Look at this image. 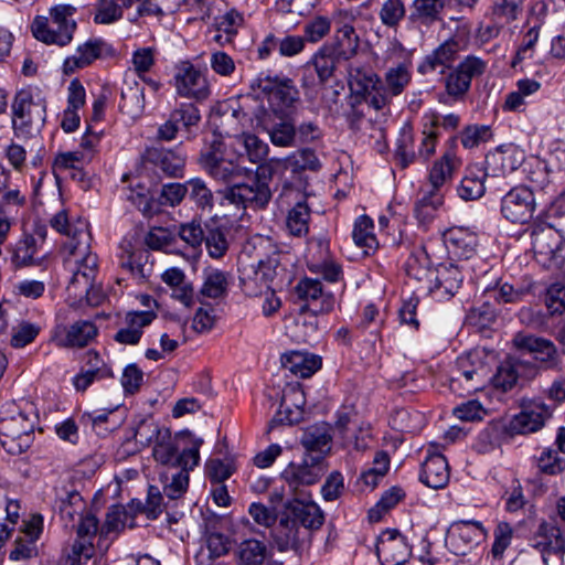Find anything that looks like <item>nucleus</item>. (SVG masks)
Here are the masks:
<instances>
[{
	"instance_id": "nucleus-1",
	"label": "nucleus",
	"mask_w": 565,
	"mask_h": 565,
	"mask_svg": "<svg viewBox=\"0 0 565 565\" xmlns=\"http://www.w3.org/2000/svg\"><path fill=\"white\" fill-rule=\"evenodd\" d=\"M253 248L254 256L244 252L238 257V273L244 294L257 297L271 289L285 268L281 266V253L269 238L259 237Z\"/></svg>"
},
{
	"instance_id": "nucleus-2",
	"label": "nucleus",
	"mask_w": 565,
	"mask_h": 565,
	"mask_svg": "<svg viewBox=\"0 0 565 565\" xmlns=\"http://www.w3.org/2000/svg\"><path fill=\"white\" fill-rule=\"evenodd\" d=\"M90 233L84 224L75 230V238L63 243L62 255L65 268L72 274L67 290L75 297H85L92 306L99 305V299L90 298L93 282L98 273V258L90 252Z\"/></svg>"
},
{
	"instance_id": "nucleus-3",
	"label": "nucleus",
	"mask_w": 565,
	"mask_h": 565,
	"mask_svg": "<svg viewBox=\"0 0 565 565\" xmlns=\"http://www.w3.org/2000/svg\"><path fill=\"white\" fill-rule=\"evenodd\" d=\"M248 102L256 103L252 96H245L239 108L231 107V113L224 111V121L255 120L256 126L262 127L269 135L274 146L290 148L296 145V127L294 124L280 119L279 122H271L269 110L265 104L257 106L248 105Z\"/></svg>"
},
{
	"instance_id": "nucleus-4",
	"label": "nucleus",
	"mask_w": 565,
	"mask_h": 565,
	"mask_svg": "<svg viewBox=\"0 0 565 565\" xmlns=\"http://www.w3.org/2000/svg\"><path fill=\"white\" fill-rule=\"evenodd\" d=\"M203 440L190 433H180L172 437L170 429L162 431L152 445L154 460L164 466L194 469L200 461V447Z\"/></svg>"
},
{
	"instance_id": "nucleus-5",
	"label": "nucleus",
	"mask_w": 565,
	"mask_h": 565,
	"mask_svg": "<svg viewBox=\"0 0 565 565\" xmlns=\"http://www.w3.org/2000/svg\"><path fill=\"white\" fill-rule=\"evenodd\" d=\"M33 425L13 403L0 411V446L12 456L26 451L32 441Z\"/></svg>"
},
{
	"instance_id": "nucleus-6",
	"label": "nucleus",
	"mask_w": 565,
	"mask_h": 565,
	"mask_svg": "<svg viewBox=\"0 0 565 565\" xmlns=\"http://www.w3.org/2000/svg\"><path fill=\"white\" fill-rule=\"evenodd\" d=\"M76 8L70 4H60L50 10L51 19L36 18L32 24L34 38L46 44L67 45L76 30L73 15Z\"/></svg>"
},
{
	"instance_id": "nucleus-7",
	"label": "nucleus",
	"mask_w": 565,
	"mask_h": 565,
	"mask_svg": "<svg viewBox=\"0 0 565 565\" xmlns=\"http://www.w3.org/2000/svg\"><path fill=\"white\" fill-rule=\"evenodd\" d=\"M328 466L322 456L306 455L301 462H290L281 471L280 478L291 497L308 498V489L316 484L327 472Z\"/></svg>"
},
{
	"instance_id": "nucleus-8",
	"label": "nucleus",
	"mask_w": 565,
	"mask_h": 565,
	"mask_svg": "<svg viewBox=\"0 0 565 565\" xmlns=\"http://www.w3.org/2000/svg\"><path fill=\"white\" fill-rule=\"evenodd\" d=\"M256 99V103L248 102V105L257 106L267 100L265 107L269 110L270 116L275 115L279 119L288 117L296 104L299 102V92L289 82H273L264 79L259 83V92L254 90L248 94Z\"/></svg>"
},
{
	"instance_id": "nucleus-9",
	"label": "nucleus",
	"mask_w": 565,
	"mask_h": 565,
	"mask_svg": "<svg viewBox=\"0 0 565 565\" xmlns=\"http://www.w3.org/2000/svg\"><path fill=\"white\" fill-rule=\"evenodd\" d=\"M530 236L537 263L547 268L565 267V239L557 230L547 224H535Z\"/></svg>"
},
{
	"instance_id": "nucleus-10",
	"label": "nucleus",
	"mask_w": 565,
	"mask_h": 565,
	"mask_svg": "<svg viewBox=\"0 0 565 565\" xmlns=\"http://www.w3.org/2000/svg\"><path fill=\"white\" fill-rule=\"evenodd\" d=\"M512 344L518 351L533 358L534 361L530 362L539 366V374L541 370L562 371L561 352L552 340L530 332L519 331L513 335Z\"/></svg>"
},
{
	"instance_id": "nucleus-11",
	"label": "nucleus",
	"mask_w": 565,
	"mask_h": 565,
	"mask_svg": "<svg viewBox=\"0 0 565 565\" xmlns=\"http://www.w3.org/2000/svg\"><path fill=\"white\" fill-rule=\"evenodd\" d=\"M13 128L21 135L40 131L46 117V104L42 98L34 100L30 90H20L12 104Z\"/></svg>"
},
{
	"instance_id": "nucleus-12",
	"label": "nucleus",
	"mask_w": 565,
	"mask_h": 565,
	"mask_svg": "<svg viewBox=\"0 0 565 565\" xmlns=\"http://www.w3.org/2000/svg\"><path fill=\"white\" fill-rule=\"evenodd\" d=\"M521 411L514 415L509 428L514 434H532L541 430L553 417L555 406L546 404L541 398H523Z\"/></svg>"
},
{
	"instance_id": "nucleus-13",
	"label": "nucleus",
	"mask_w": 565,
	"mask_h": 565,
	"mask_svg": "<svg viewBox=\"0 0 565 565\" xmlns=\"http://www.w3.org/2000/svg\"><path fill=\"white\" fill-rule=\"evenodd\" d=\"M487 537L481 522L460 520L454 522L446 537V544L456 555H467L477 548Z\"/></svg>"
},
{
	"instance_id": "nucleus-14",
	"label": "nucleus",
	"mask_w": 565,
	"mask_h": 565,
	"mask_svg": "<svg viewBox=\"0 0 565 565\" xmlns=\"http://www.w3.org/2000/svg\"><path fill=\"white\" fill-rule=\"evenodd\" d=\"M225 199L236 207L263 209L271 199V191L266 180L257 174L246 183L227 189Z\"/></svg>"
},
{
	"instance_id": "nucleus-15",
	"label": "nucleus",
	"mask_w": 565,
	"mask_h": 565,
	"mask_svg": "<svg viewBox=\"0 0 565 565\" xmlns=\"http://www.w3.org/2000/svg\"><path fill=\"white\" fill-rule=\"evenodd\" d=\"M535 209L534 193L527 186H515L501 200V213L511 223H527L532 220Z\"/></svg>"
},
{
	"instance_id": "nucleus-16",
	"label": "nucleus",
	"mask_w": 565,
	"mask_h": 565,
	"mask_svg": "<svg viewBox=\"0 0 565 565\" xmlns=\"http://www.w3.org/2000/svg\"><path fill=\"white\" fill-rule=\"evenodd\" d=\"M97 531L98 520L95 515L87 513L81 516L76 530L77 537L66 554L65 565H82L94 556L93 539Z\"/></svg>"
},
{
	"instance_id": "nucleus-17",
	"label": "nucleus",
	"mask_w": 565,
	"mask_h": 565,
	"mask_svg": "<svg viewBox=\"0 0 565 565\" xmlns=\"http://www.w3.org/2000/svg\"><path fill=\"white\" fill-rule=\"evenodd\" d=\"M174 87L181 97L203 100L210 95L206 78L192 63L184 61L175 67Z\"/></svg>"
},
{
	"instance_id": "nucleus-18",
	"label": "nucleus",
	"mask_w": 565,
	"mask_h": 565,
	"mask_svg": "<svg viewBox=\"0 0 565 565\" xmlns=\"http://www.w3.org/2000/svg\"><path fill=\"white\" fill-rule=\"evenodd\" d=\"M536 376H539V366L535 363L520 358H509L499 366L493 382L497 387L507 392L512 390L519 380L531 381Z\"/></svg>"
},
{
	"instance_id": "nucleus-19",
	"label": "nucleus",
	"mask_w": 565,
	"mask_h": 565,
	"mask_svg": "<svg viewBox=\"0 0 565 565\" xmlns=\"http://www.w3.org/2000/svg\"><path fill=\"white\" fill-rule=\"evenodd\" d=\"M115 50L105 40L96 38L89 39L84 44L78 45L75 53L67 56L63 64V71L70 75L77 70L90 65L94 61L102 57L114 55Z\"/></svg>"
},
{
	"instance_id": "nucleus-20",
	"label": "nucleus",
	"mask_w": 565,
	"mask_h": 565,
	"mask_svg": "<svg viewBox=\"0 0 565 565\" xmlns=\"http://www.w3.org/2000/svg\"><path fill=\"white\" fill-rule=\"evenodd\" d=\"M376 554L383 565H403L411 555V548L398 531L386 530L377 539Z\"/></svg>"
},
{
	"instance_id": "nucleus-21",
	"label": "nucleus",
	"mask_w": 565,
	"mask_h": 565,
	"mask_svg": "<svg viewBox=\"0 0 565 565\" xmlns=\"http://www.w3.org/2000/svg\"><path fill=\"white\" fill-rule=\"evenodd\" d=\"M298 297L307 302L308 309L315 315L328 313L333 310L335 299L331 292L322 289L318 279L303 278L296 286Z\"/></svg>"
},
{
	"instance_id": "nucleus-22",
	"label": "nucleus",
	"mask_w": 565,
	"mask_h": 565,
	"mask_svg": "<svg viewBox=\"0 0 565 565\" xmlns=\"http://www.w3.org/2000/svg\"><path fill=\"white\" fill-rule=\"evenodd\" d=\"M285 513L295 520L308 532L319 529L323 524L324 515L319 505L311 500V497H292L284 504Z\"/></svg>"
},
{
	"instance_id": "nucleus-23",
	"label": "nucleus",
	"mask_w": 565,
	"mask_h": 565,
	"mask_svg": "<svg viewBox=\"0 0 565 565\" xmlns=\"http://www.w3.org/2000/svg\"><path fill=\"white\" fill-rule=\"evenodd\" d=\"M428 455L422 465L419 480L431 489H443L449 481V467L447 459L436 451L435 445H430Z\"/></svg>"
},
{
	"instance_id": "nucleus-24",
	"label": "nucleus",
	"mask_w": 565,
	"mask_h": 565,
	"mask_svg": "<svg viewBox=\"0 0 565 565\" xmlns=\"http://www.w3.org/2000/svg\"><path fill=\"white\" fill-rule=\"evenodd\" d=\"M444 242L451 259H470L476 255L478 236L468 228L452 227L445 233Z\"/></svg>"
},
{
	"instance_id": "nucleus-25",
	"label": "nucleus",
	"mask_w": 565,
	"mask_h": 565,
	"mask_svg": "<svg viewBox=\"0 0 565 565\" xmlns=\"http://www.w3.org/2000/svg\"><path fill=\"white\" fill-rule=\"evenodd\" d=\"M157 317L153 311H129L126 313L122 326L114 335V340L124 345H136L139 343L143 328L148 327Z\"/></svg>"
},
{
	"instance_id": "nucleus-26",
	"label": "nucleus",
	"mask_w": 565,
	"mask_h": 565,
	"mask_svg": "<svg viewBox=\"0 0 565 565\" xmlns=\"http://www.w3.org/2000/svg\"><path fill=\"white\" fill-rule=\"evenodd\" d=\"M532 546L541 552L546 564L548 555L555 554L561 557L564 555L565 537L558 526L544 522L532 539Z\"/></svg>"
},
{
	"instance_id": "nucleus-27",
	"label": "nucleus",
	"mask_w": 565,
	"mask_h": 565,
	"mask_svg": "<svg viewBox=\"0 0 565 565\" xmlns=\"http://www.w3.org/2000/svg\"><path fill=\"white\" fill-rule=\"evenodd\" d=\"M203 540L207 553L201 548L195 556L198 565H212L215 559L227 555L233 547V540L213 527L206 529Z\"/></svg>"
},
{
	"instance_id": "nucleus-28",
	"label": "nucleus",
	"mask_w": 565,
	"mask_h": 565,
	"mask_svg": "<svg viewBox=\"0 0 565 565\" xmlns=\"http://www.w3.org/2000/svg\"><path fill=\"white\" fill-rule=\"evenodd\" d=\"M310 533L285 512L275 530V542L279 551H297Z\"/></svg>"
},
{
	"instance_id": "nucleus-29",
	"label": "nucleus",
	"mask_w": 565,
	"mask_h": 565,
	"mask_svg": "<svg viewBox=\"0 0 565 565\" xmlns=\"http://www.w3.org/2000/svg\"><path fill=\"white\" fill-rule=\"evenodd\" d=\"M461 50L460 42L450 38L439 44L431 53L425 56L423 63L418 66V72L426 74L435 71L437 67H450L457 60Z\"/></svg>"
},
{
	"instance_id": "nucleus-30",
	"label": "nucleus",
	"mask_w": 565,
	"mask_h": 565,
	"mask_svg": "<svg viewBox=\"0 0 565 565\" xmlns=\"http://www.w3.org/2000/svg\"><path fill=\"white\" fill-rule=\"evenodd\" d=\"M331 428L326 423H320L308 427L301 436V445L307 450L306 455L326 456L331 450Z\"/></svg>"
},
{
	"instance_id": "nucleus-31",
	"label": "nucleus",
	"mask_w": 565,
	"mask_h": 565,
	"mask_svg": "<svg viewBox=\"0 0 565 565\" xmlns=\"http://www.w3.org/2000/svg\"><path fill=\"white\" fill-rule=\"evenodd\" d=\"M463 280L461 268L454 263L440 264L437 267L434 292L440 298L452 297Z\"/></svg>"
},
{
	"instance_id": "nucleus-32",
	"label": "nucleus",
	"mask_w": 565,
	"mask_h": 565,
	"mask_svg": "<svg viewBox=\"0 0 565 565\" xmlns=\"http://www.w3.org/2000/svg\"><path fill=\"white\" fill-rule=\"evenodd\" d=\"M523 161L522 152L515 147H509L505 150H497L487 156V169L493 177H501L515 171Z\"/></svg>"
},
{
	"instance_id": "nucleus-33",
	"label": "nucleus",
	"mask_w": 565,
	"mask_h": 565,
	"mask_svg": "<svg viewBox=\"0 0 565 565\" xmlns=\"http://www.w3.org/2000/svg\"><path fill=\"white\" fill-rule=\"evenodd\" d=\"M145 160L158 167L169 177H178L185 162L184 157L175 151L156 147L146 150Z\"/></svg>"
},
{
	"instance_id": "nucleus-34",
	"label": "nucleus",
	"mask_w": 565,
	"mask_h": 565,
	"mask_svg": "<svg viewBox=\"0 0 565 565\" xmlns=\"http://www.w3.org/2000/svg\"><path fill=\"white\" fill-rule=\"evenodd\" d=\"M224 118V114L222 115ZM233 121L225 122L222 119V126L225 127L231 125ZM236 124H241V121H235ZM239 129H226L224 128V134L227 136H234L236 141L243 146L248 160L253 163L262 162L268 154L269 147L266 142L259 139L257 136L252 134H238Z\"/></svg>"
},
{
	"instance_id": "nucleus-35",
	"label": "nucleus",
	"mask_w": 565,
	"mask_h": 565,
	"mask_svg": "<svg viewBox=\"0 0 565 565\" xmlns=\"http://www.w3.org/2000/svg\"><path fill=\"white\" fill-rule=\"evenodd\" d=\"M276 163L285 170L292 173H301L303 171L318 172L322 164L315 150L302 148L288 154L286 158L275 160Z\"/></svg>"
},
{
	"instance_id": "nucleus-36",
	"label": "nucleus",
	"mask_w": 565,
	"mask_h": 565,
	"mask_svg": "<svg viewBox=\"0 0 565 565\" xmlns=\"http://www.w3.org/2000/svg\"><path fill=\"white\" fill-rule=\"evenodd\" d=\"M98 334V329L89 320H78L65 328V335L58 339V344L64 348H84Z\"/></svg>"
},
{
	"instance_id": "nucleus-37",
	"label": "nucleus",
	"mask_w": 565,
	"mask_h": 565,
	"mask_svg": "<svg viewBox=\"0 0 565 565\" xmlns=\"http://www.w3.org/2000/svg\"><path fill=\"white\" fill-rule=\"evenodd\" d=\"M487 177L488 171L481 166L469 167L458 186L459 196L466 201L478 200L483 196Z\"/></svg>"
},
{
	"instance_id": "nucleus-38",
	"label": "nucleus",
	"mask_w": 565,
	"mask_h": 565,
	"mask_svg": "<svg viewBox=\"0 0 565 565\" xmlns=\"http://www.w3.org/2000/svg\"><path fill=\"white\" fill-rule=\"evenodd\" d=\"M445 0H414L411 6L409 21L429 28L441 20Z\"/></svg>"
},
{
	"instance_id": "nucleus-39",
	"label": "nucleus",
	"mask_w": 565,
	"mask_h": 565,
	"mask_svg": "<svg viewBox=\"0 0 565 565\" xmlns=\"http://www.w3.org/2000/svg\"><path fill=\"white\" fill-rule=\"evenodd\" d=\"M457 375L450 380L451 390H456L457 385L465 384L467 392L479 390L483 384L481 370L471 365L470 356H460L457 360Z\"/></svg>"
},
{
	"instance_id": "nucleus-40",
	"label": "nucleus",
	"mask_w": 565,
	"mask_h": 565,
	"mask_svg": "<svg viewBox=\"0 0 565 565\" xmlns=\"http://www.w3.org/2000/svg\"><path fill=\"white\" fill-rule=\"evenodd\" d=\"M121 103L119 105L122 113L131 118L139 117L145 110L143 88L136 81H125L121 88Z\"/></svg>"
},
{
	"instance_id": "nucleus-41",
	"label": "nucleus",
	"mask_w": 565,
	"mask_h": 565,
	"mask_svg": "<svg viewBox=\"0 0 565 565\" xmlns=\"http://www.w3.org/2000/svg\"><path fill=\"white\" fill-rule=\"evenodd\" d=\"M282 365L292 374L306 379L320 369L321 360L315 355L291 352L282 356Z\"/></svg>"
},
{
	"instance_id": "nucleus-42",
	"label": "nucleus",
	"mask_w": 565,
	"mask_h": 565,
	"mask_svg": "<svg viewBox=\"0 0 565 565\" xmlns=\"http://www.w3.org/2000/svg\"><path fill=\"white\" fill-rule=\"evenodd\" d=\"M352 237L355 245L361 247L366 255L373 253L379 247V242L374 234L373 220L367 215H361L355 220Z\"/></svg>"
},
{
	"instance_id": "nucleus-43",
	"label": "nucleus",
	"mask_w": 565,
	"mask_h": 565,
	"mask_svg": "<svg viewBox=\"0 0 565 565\" xmlns=\"http://www.w3.org/2000/svg\"><path fill=\"white\" fill-rule=\"evenodd\" d=\"M362 90L366 94L367 103L376 110H381L386 107L394 96L388 93V89L375 74L364 75Z\"/></svg>"
},
{
	"instance_id": "nucleus-44",
	"label": "nucleus",
	"mask_w": 565,
	"mask_h": 565,
	"mask_svg": "<svg viewBox=\"0 0 565 565\" xmlns=\"http://www.w3.org/2000/svg\"><path fill=\"white\" fill-rule=\"evenodd\" d=\"M119 249V266L128 270L132 276L145 277V264L142 260L147 258V252L141 248L135 249L128 241H124Z\"/></svg>"
},
{
	"instance_id": "nucleus-45",
	"label": "nucleus",
	"mask_w": 565,
	"mask_h": 565,
	"mask_svg": "<svg viewBox=\"0 0 565 565\" xmlns=\"http://www.w3.org/2000/svg\"><path fill=\"white\" fill-rule=\"evenodd\" d=\"M228 277L226 273L216 269L209 268L203 273V284L200 289L202 296L217 299L223 298L227 294Z\"/></svg>"
},
{
	"instance_id": "nucleus-46",
	"label": "nucleus",
	"mask_w": 565,
	"mask_h": 565,
	"mask_svg": "<svg viewBox=\"0 0 565 565\" xmlns=\"http://www.w3.org/2000/svg\"><path fill=\"white\" fill-rule=\"evenodd\" d=\"M127 519V512L121 505H113L106 514V520L99 532L98 548L103 552L108 550L109 544L105 543L113 533H118L124 529Z\"/></svg>"
},
{
	"instance_id": "nucleus-47",
	"label": "nucleus",
	"mask_w": 565,
	"mask_h": 565,
	"mask_svg": "<svg viewBox=\"0 0 565 565\" xmlns=\"http://www.w3.org/2000/svg\"><path fill=\"white\" fill-rule=\"evenodd\" d=\"M40 245L34 235H24L17 244L12 254L15 267H26L36 264Z\"/></svg>"
},
{
	"instance_id": "nucleus-48",
	"label": "nucleus",
	"mask_w": 565,
	"mask_h": 565,
	"mask_svg": "<svg viewBox=\"0 0 565 565\" xmlns=\"http://www.w3.org/2000/svg\"><path fill=\"white\" fill-rule=\"evenodd\" d=\"M535 466L542 475L558 476L565 472V458L556 449L545 447L535 456Z\"/></svg>"
},
{
	"instance_id": "nucleus-49",
	"label": "nucleus",
	"mask_w": 565,
	"mask_h": 565,
	"mask_svg": "<svg viewBox=\"0 0 565 565\" xmlns=\"http://www.w3.org/2000/svg\"><path fill=\"white\" fill-rule=\"evenodd\" d=\"M310 209L305 201L297 202L288 212L286 225L294 236H302L309 232Z\"/></svg>"
},
{
	"instance_id": "nucleus-50",
	"label": "nucleus",
	"mask_w": 565,
	"mask_h": 565,
	"mask_svg": "<svg viewBox=\"0 0 565 565\" xmlns=\"http://www.w3.org/2000/svg\"><path fill=\"white\" fill-rule=\"evenodd\" d=\"M456 156L452 152H446L437 160L429 172V183L435 190H439L448 180L451 179L456 169Z\"/></svg>"
},
{
	"instance_id": "nucleus-51",
	"label": "nucleus",
	"mask_w": 565,
	"mask_h": 565,
	"mask_svg": "<svg viewBox=\"0 0 565 565\" xmlns=\"http://www.w3.org/2000/svg\"><path fill=\"white\" fill-rule=\"evenodd\" d=\"M337 64L338 56L331 47L320 49L311 60V65L321 83H326L333 76Z\"/></svg>"
},
{
	"instance_id": "nucleus-52",
	"label": "nucleus",
	"mask_w": 565,
	"mask_h": 565,
	"mask_svg": "<svg viewBox=\"0 0 565 565\" xmlns=\"http://www.w3.org/2000/svg\"><path fill=\"white\" fill-rule=\"evenodd\" d=\"M204 241L206 250L212 258L218 259L228 249V241L225 231L216 225L205 224Z\"/></svg>"
},
{
	"instance_id": "nucleus-53",
	"label": "nucleus",
	"mask_w": 565,
	"mask_h": 565,
	"mask_svg": "<svg viewBox=\"0 0 565 565\" xmlns=\"http://www.w3.org/2000/svg\"><path fill=\"white\" fill-rule=\"evenodd\" d=\"M227 156L221 134L213 132L201 150L200 164L205 170L210 164H215Z\"/></svg>"
},
{
	"instance_id": "nucleus-54",
	"label": "nucleus",
	"mask_w": 565,
	"mask_h": 565,
	"mask_svg": "<svg viewBox=\"0 0 565 565\" xmlns=\"http://www.w3.org/2000/svg\"><path fill=\"white\" fill-rule=\"evenodd\" d=\"M238 154H228L224 159L217 161V163L210 164L205 171L214 179L227 182L233 178L237 177L242 172V168L238 163Z\"/></svg>"
},
{
	"instance_id": "nucleus-55",
	"label": "nucleus",
	"mask_w": 565,
	"mask_h": 565,
	"mask_svg": "<svg viewBox=\"0 0 565 565\" xmlns=\"http://www.w3.org/2000/svg\"><path fill=\"white\" fill-rule=\"evenodd\" d=\"M188 195L190 200L201 210H212L214 205L213 193L206 183L200 178L186 181Z\"/></svg>"
},
{
	"instance_id": "nucleus-56",
	"label": "nucleus",
	"mask_w": 565,
	"mask_h": 565,
	"mask_svg": "<svg viewBox=\"0 0 565 565\" xmlns=\"http://www.w3.org/2000/svg\"><path fill=\"white\" fill-rule=\"evenodd\" d=\"M405 492L399 487H392L385 491L379 502L369 511L370 522H379L383 515L393 509L403 498Z\"/></svg>"
},
{
	"instance_id": "nucleus-57",
	"label": "nucleus",
	"mask_w": 565,
	"mask_h": 565,
	"mask_svg": "<svg viewBox=\"0 0 565 565\" xmlns=\"http://www.w3.org/2000/svg\"><path fill=\"white\" fill-rule=\"evenodd\" d=\"M418 158L415 151L414 136L411 130L404 129L397 139L395 159L402 169H406Z\"/></svg>"
},
{
	"instance_id": "nucleus-58",
	"label": "nucleus",
	"mask_w": 565,
	"mask_h": 565,
	"mask_svg": "<svg viewBox=\"0 0 565 565\" xmlns=\"http://www.w3.org/2000/svg\"><path fill=\"white\" fill-rule=\"evenodd\" d=\"M438 115L431 114L428 121L424 125L423 138L418 147L417 156L426 161L434 152L438 138Z\"/></svg>"
},
{
	"instance_id": "nucleus-59",
	"label": "nucleus",
	"mask_w": 565,
	"mask_h": 565,
	"mask_svg": "<svg viewBox=\"0 0 565 565\" xmlns=\"http://www.w3.org/2000/svg\"><path fill=\"white\" fill-rule=\"evenodd\" d=\"M390 468V457L385 451H377L373 458V467L362 472L360 479L366 487L375 488Z\"/></svg>"
},
{
	"instance_id": "nucleus-60",
	"label": "nucleus",
	"mask_w": 565,
	"mask_h": 565,
	"mask_svg": "<svg viewBox=\"0 0 565 565\" xmlns=\"http://www.w3.org/2000/svg\"><path fill=\"white\" fill-rule=\"evenodd\" d=\"M411 72L405 64H398L396 67H391L385 74V87L388 93L398 96L403 93L405 87L411 82Z\"/></svg>"
},
{
	"instance_id": "nucleus-61",
	"label": "nucleus",
	"mask_w": 565,
	"mask_h": 565,
	"mask_svg": "<svg viewBox=\"0 0 565 565\" xmlns=\"http://www.w3.org/2000/svg\"><path fill=\"white\" fill-rule=\"evenodd\" d=\"M178 234L188 246L198 249L201 247L205 237V224L198 220L182 223L179 226Z\"/></svg>"
},
{
	"instance_id": "nucleus-62",
	"label": "nucleus",
	"mask_w": 565,
	"mask_h": 565,
	"mask_svg": "<svg viewBox=\"0 0 565 565\" xmlns=\"http://www.w3.org/2000/svg\"><path fill=\"white\" fill-rule=\"evenodd\" d=\"M122 18V8L117 0H98L95 6L94 22L96 24H111Z\"/></svg>"
},
{
	"instance_id": "nucleus-63",
	"label": "nucleus",
	"mask_w": 565,
	"mask_h": 565,
	"mask_svg": "<svg viewBox=\"0 0 565 565\" xmlns=\"http://www.w3.org/2000/svg\"><path fill=\"white\" fill-rule=\"evenodd\" d=\"M40 333V327L29 321H21L12 327L10 344L15 348H24L32 343Z\"/></svg>"
},
{
	"instance_id": "nucleus-64",
	"label": "nucleus",
	"mask_w": 565,
	"mask_h": 565,
	"mask_svg": "<svg viewBox=\"0 0 565 565\" xmlns=\"http://www.w3.org/2000/svg\"><path fill=\"white\" fill-rule=\"evenodd\" d=\"M492 138V131L486 125L467 126L460 134L461 145L467 149H472Z\"/></svg>"
}]
</instances>
